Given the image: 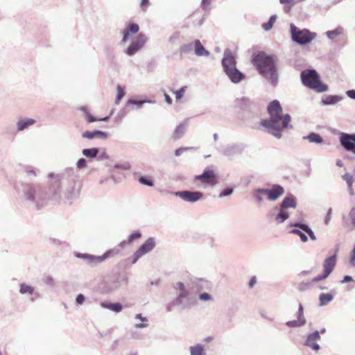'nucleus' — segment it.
I'll list each match as a JSON object with an SVG mask.
<instances>
[{
  "label": "nucleus",
  "mask_w": 355,
  "mask_h": 355,
  "mask_svg": "<svg viewBox=\"0 0 355 355\" xmlns=\"http://www.w3.org/2000/svg\"><path fill=\"white\" fill-rule=\"evenodd\" d=\"M126 281V278L118 277L116 279L107 282L105 284L103 291L105 293H111L121 286V281Z\"/></svg>",
  "instance_id": "obj_21"
},
{
  "label": "nucleus",
  "mask_w": 355,
  "mask_h": 355,
  "mask_svg": "<svg viewBox=\"0 0 355 355\" xmlns=\"http://www.w3.org/2000/svg\"><path fill=\"white\" fill-rule=\"evenodd\" d=\"M175 289L179 291L177 297H175V302L182 304V309L189 308L191 306L189 301V293L186 288L185 285L182 282H177L174 286Z\"/></svg>",
  "instance_id": "obj_11"
},
{
  "label": "nucleus",
  "mask_w": 355,
  "mask_h": 355,
  "mask_svg": "<svg viewBox=\"0 0 355 355\" xmlns=\"http://www.w3.org/2000/svg\"><path fill=\"white\" fill-rule=\"evenodd\" d=\"M152 102H153L152 101L148 100V99L135 100V99L130 98L127 101L126 105L128 106V105H135L137 107H140L144 103H150Z\"/></svg>",
  "instance_id": "obj_39"
},
{
  "label": "nucleus",
  "mask_w": 355,
  "mask_h": 355,
  "mask_svg": "<svg viewBox=\"0 0 355 355\" xmlns=\"http://www.w3.org/2000/svg\"><path fill=\"white\" fill-rule=\"evenodd\" d=\"M175 196L180 197L185 202H196L203 198V193L200 191H181L175 192Z\"/></svg>",
  "instance_id": "obj_14"
},
{
  "label": "nucleus",
  "mask_w": 355,
  "mask_h": 355,
  "mask_svg": "<svg viewBox=\"0 0 355 355\" xmlns=\"http://www.w3.org/2000/svg\"><path fill=\"white\" fill-rule=\"evenodd\" d=\"M268 119H262L260 125L268 133L280 139L282 132L288 125V114H283L282 107L277 100H273L267 106Z\"/></svg>",
  "instance_id": "obj_2"
},
{
  "label": "nucleus",
  "mask_w": 355,
  "mask_h": 355,
  "mask_svg": "<svg viewBox=\"0 0 355 355\" xmlns=\"http://www.w3.org/2000/svg\"><path fill=\"white\" fill-rule=\"evenodd\" d=\"M261 189L259 188V189H254L252 192L253 197L256 199V200L259 203L262 202V201L263 200V198L262 197V196H263V194L261 193Z\"/></svg>",
  "instance_id": "obj_45"
},
{
  "label": "nucleus",
  "mask_w": 355,
  "mask_h": 355,
  "mask_svg": "<svg viewBox=\"0 0 355 355\" xmlns=\"http://www.w3.org/2000/svg\"><path fill=\"white\" fill-rule=\"evenodd\" d=\"M25 173L28 175H33V176H36L37 175V173H36V171H35V168H33L31 166H27L26 168V169H25Z\"/></svg>",
  "instance_id": "obj_55"
},
{
  "label": "nucleus",
  "mask_w": 355,
  "mask_h": 355,
  "mask_svg": "<svg viewBox=\"0 0 355 355\" xmlns=\"http://www.w3.org/2000/svg\"><path fill=\"white\" fill-rule=\"evenodd\" d=\"M100 149L98 148H84L82 150L83 155L89 159L97 158Z\"/></svg>",
  "instance_id": "obj_32"
},
{
  "label": "nucleus",
  "mask_w": 355,
  "mask_h": 355,
  "mask_svg": "<svg viewBox=\"0 0 355 355\" xmlns=\"http://www.w3.org/2000/svg\"><path fill=\"white\" fill-rule=\"evenodd\" d=\"M336 254L327 258L323 263V272L315 277L313 282H317L325 279L334 270L336 264Z\"/></svg>",
  "instance_id": "obj_10"
},
{
  "label": "nucleus",
  "mask_w": 355,
  "mask_h": 355,
  "mask_svg": "<svg viewBox=\"0 0 355 355\" xmlns=\"http://www.w3.org/2000/svg\"><path fill=\"white\" fill-rule=\"evenodd\" d=\"M36 123V121L31 118H21L19 119L17 123L16 128L18 132H22L29 128V127L33 125Z\"/></svg>",
  "instance_id": "obj_23"
},
{
  "label": "nucleus",
  "mask_w": 355,
  "mask_h": 355,
  "mask_svg": "<svg viewBox=\"0 0 355 355\" xmlns=\"http://www.w3.org/2000/svg\"><path fill=\"white\" fill-rule=\"evenodd\" d=\"M252 62L259 73L272 85L277 83V73L272 58L265 52L260 51L252 56Z\"/></svg>",
  "instance_id": "obj_4"
},
{
  "label": "nucleus",
  "mask_w": 355,
  "mask_h": 355,
  "mask_svg": "<svg viewBox=\"0 0 355 355\" xmlns=\"http://www.w3.org/2000/svg\"><path fill=\"white\" fill-rule=\"evenodd\" d=\"M87 161L85 158H80L76 162V168L78 169H83L87 166Z\"/></svg>",
  "instance_id": "obj_50"
},
{
  "label": "nucleus",
  "mask_w": 355,
  "mask_h": 355,
  "mask_svg": "<svg viewBox=\"0 0 355 355\" xmlns=\"http://www.w3.org/2000/svg\"><path fill=\"white\" fill-rule=\"evenodd\" d=\"M309 142L321 143L322 141V137L317 133H311L306 137Z\"/></svg>",
  "instance_id": "obj_43"
},
{
  "label": "nucleus",
  "mask_w": 355,
  "mask_h": 355,
  "mask_svg": "<svg viewBox=\"0 0 355 355\" xmlns=\"http://www.w3.org/2000/svg\"><path fill=\"white\" fill-rule=\"evenodd\" d=\"M85 297L83 294H78L76 298V302L77 304H83L85 302Z\"/></svg>",
  "instance_id": "obj_59"
},
{
  "label": "nucleus",
  "mask_w": 355,
  "mask_h": 355,
  "mask_svg": "<svg viewBox=\"0 0 355 355\" xmlns=\"http://www.w3.org/2000/svg\"><path fill=\"white\" fill-rule=\"evenodd\" d=\"M320 339V336L319 335L318 331H315L314 333L310 334L306 340V345L311 347L315 351H318L320 349V346L318 344H317V341Z\"/></svg>",
  "instance_id": "obj_25"
},
{
  "label": "nucleus",
  "mask_w": 355,
  "mask_h": 355,
  "mask_svg": "<svg viewBox=\"0 0 355 355\" xmlns=\"http://www.w3.org/2000/svg\"><path fill=\"white\" fill-rule=\"evenodd\" d=\"M112 250H109L105 252L101 256H95L89 254H84L80 252L76 253V257L82 259L86 261V263L91 265H96V263H101L107 259L114 257Z\"/></svg>",
  "instance_id": "obj_9"
},
{
  "label": "nucleus",
  "mask_w": 355,
  "mask_h": 355,
  "mask_svg": "<svg viewBox=\"0 0 355 355\" xmlns=\"http://www.w3.org/2000/svg\"><path fill=\"white\" fill-rule=\"evenodd\" d=\"M80 110L83 112L86 120L89 123H92V122L97 121H107L109 119V116H105L101 119H98L96 116H92V114H89V112H88L87 108L86 107H81Z\"/></svg>",
  "instance_id": "obj_31"
},
{
  "label": "nucleus",
  "mask_w": 355,
  "mask_h": 355,
  "mask_svg": "<svg viewBox=\"0 0 355 355\" xmlns=\"http://www.w3.org/2000/svg\"><path fill=\"white\" fill-rule=\"evenodd\" d=\"M234 191L233 188L232 187H227L224 189L220 193L218 197L220 198L230 196Z\"/></svg>",
  "instance_id": "obj_48"
},
{
  "label": "nucleus",
  "mask_w": 355,
  "mask_h": 355,
  "mask_svg": "<svg viewBox=\"0 0 355 355\" xmlns=\"http://www.w3.org/2000/svg\"><path fill=\"white\" fill-rule=\"evenodd\" d=\"M34 288L31 286H29L25 283H22L20 284V288H19V293L21 294H23V295H25V294H28V295H33V293H34Z\"/></svg>",
  "instance_id": "obj_35"
},
{
  "label": "nucleus",
  "mask_w": 355,
  "mask_h": 355,
  "mask_svg": "<svg viewBox=\"0 0 355 355\" xmlns=\"http://www.w3.org/2000/svg\"><path fill=\"white\" fill-rule=\"evenodd\" d=\"M125 96V92L123 89L120 86H117V95L115 99V103L119 104L121 101V100Z\"/></svg>",
  "instance_id": "obj_46"
},
{
  "label": "nucleus",
  "mask_w": 355,
  "mask_h": 355,
  "mask_svg": "<svg viewBox=\"0 0 355 355\" xmlns=\"http://www.w3.org/2000/svg\"><path fill=\"white\" fill-rule=\"evenodd\" d=\"M190 355H207L205 345L198 343L189 347Z\"/></svg>",
  "instance_id": "obj_30"
},
{
  "label": "nucleus",
  "mask_w": 355,
  "mask_h": 355,
  "mask_svg": "<svg viewBox=\"0 0 355 355\" xmlns=\"http://www.w3.org/2000/svg\"><path fill=\"white\" fill-rule=\"evenodd\" d=\"M44 282L50 286H54L55 284L54 279L51 275H47L45 277L44 279Z\"/></svg>",
  "instance_id": "obj_53"
},
{
  "label": "nucleus",
  "mask_w": 355,
  "mask_h": 355,
  "mask_svg": "<svg viewBox=\"0 0 355 355\" xmlns=\"http://www.w3.org/2000/svg\"><path fill=\"white\" fill-rule=\"evenodd\" d=\"M193 148H192V147H182V148H179L175 150V155L178 157V156L181 155L182 153H183L184 152H185L187 150H191Z\"/></svg>",
  "instance_id": "obj_52"
},
{
  "label": "nucleus",
  "mask_w": 355,
  "mask_h": 355,
  "mask_svg": "<svg viewBox=\"0 0 355 355\" xmlns=\"http://www.w3.org/2000/svg\"><path fill=\"white\" fill-rule=\"evenodd\" d=\"M130 335L132 338L135 340H139L141 338L140 334L136 331H131Z\"/></svg>",
  "instance_id": "obj_62"
},
{
  "label": "nucleus",
  "mask_w": 355,
  "mask_h": 355,
  "mask_svg": "<svg viewBox=\"0 0 355 355\" xmlns=\"http://www.w3.org/2000/svg\"><path fill=\"white\" fill-rule=\"evenodd\" d=\"M297 319L290 321V327H297L304 325L306 323V320L304 317V311L302 304H299L298 311L297 313Z\"/></svg>",
  "instance_id": "obj_26"
},
{
  "label": "nucleus",
  "mask_w": 355,
  "mask_h": 355,
  "mask_svg": "<svg viewBox=\"0 0 355 355\" xmlns=\"http://www.w3.org/2000/svg\"><path fill=\"white\" fill-rule=\"evenodd\" d=\"M139 31V26L136 23L129 24L123 31V37L121 43H125L129 40L130 34H136Z\"/></svg>",
  "instance_id": "obj_22"
},
{
  "label": "nucleus",
  "mask_w": 355,
  "mask_h": 355,
  "mask_svg": "<svg viewBox=\"0 0 355 355\" xmlns=\"http://www.w3.org/2000/svg\"><path fill=\"white\" fill-rule=\"evenodd\" d=\"M192 47H193L192 44H184L181 48V52L184 53H188L192 49Z\"/></svg>",
  "instance_id": "obj_56"
},
{
  "label": "nucleus",
  "mask_w": 355,
  "mask_h": 355,
  "mask_svg": "<svg viewBox=\"0 0 355 355\" xmlns=\"http://www.w3.org/2000/svg\"><path fill=\"white\" fill-rule=\"evenodd\" d=\"M334 299L331 293H321L319 296L320 305L324 306L329 303Z\"/></svg>",
  "instance_id": "obj_34"
},
{
  "label": "nucleus",
  "mask_w": 355,
  "mask_h": 355,
  "mask_svg": "<svg viewBox=\"0 0 355 355\" xmlns=\"http://www.w3.org/2000/svg\"><path fill=\"white\" fill-rule=\"evenodd\" d=\"M341 145L347 150L355 154V135L342 133L340 137Z\"/></svg>",
  "instance_id": "obj_17"
},
{
  "label": "nucleus",
  "mask_w": 355,
  "mask_h": 355,
  "mask_svg": "<svg viewBox=\"0 0 355 355\" xmlns=\"http://www.w3.org/2000/svg\"><path fill=\"white\" fill-rule=\"evenodd\" d=\"M290 233L299 236L302 242H306L307 241L306 236L299 230L293 229L291 231H290Z\"/></svg>",
  "instance_id": "obj_47"
},
{
  "label": "nucleus",
  "mask_w": 355,
  "mask_h": 355,
  "mask_svg": "<svg viewBox=\"0 0 355 355\" xmlns=\"http://www.w3.org/2000/svg\"><path fill=\"white\" fill-rule=\"evenodd\" d=\"M235 54L230 49H225L221 60L224 73L234 84H239L245 78V75L236 67Z\"/></svg>",
  "instance_id": "obj_5"
},
{
  "label": "nucleus",
  "mask_w": 355,
  "mask_h": 355,
  "mask_svg": "<svg viewBox=\"0 0 355 355\" xmlns=\"http://www.w3.org/2000/svg\"><path fill=\"white\" fill-rule=\"evenodd\" d=\"M148 40L147 36L144 33H139L132 40L129 46L124 50V53L128 56H132L139 51L146 44Z\"/></svg>",
  "instance_id": "obj_8"
},
{
  "label": "nucleus",
  "mask_w": 355,
  "mask_h": 355,
  "mask_svg": "<svg viewBox=\"0 0 355 355\" xmlns=\"http://www.w3.org/2000/svg\"><path fill=\"white\" fill-rule=\"evenodd\" d=\"M186 130V125L184 124H180L178 125L173 133V138L178 139L182 137Z\"/></svg>",
  "instance_id": "obj_36"
},
{
  "label": "nucleus",
  "mask_w": 355,
  "mask_h": 355,
  "mask_svg": "<svg viewBox=\"0 0 355 355\" xmlns=\"http://www.w3.org/2000/svg\"><path fill=\"white\" fill-rule=\"evenodd\" d=\"M141 254H139V253L138 252H135L133 255L131 257V263L132 264H135L137 263V261L139 260V258H141Z\"/></svg>",
  "instance_id": "obj_58"
},
{
  "label": "nucleus",
  "mask_w": 355,
  "mask_h": 355,
  "mask_svg": "<svg viewBox=\"0 0 355 355\" xmlns=\"http://www.w3.org/2000/svg\"><path fill=\"white\" fill-rule=\"evenodd\" d=\"M279 209V207H275L274 208H272L271 210L269 211V212L267 214V217L268 218H271L273 216L276 215L277 211Z\"/></svg>",
  "instance_id": "obj_60"
},
{
  "label": "nucleus",
  "mask_w": 355,
  "mask_h": 355,
  "mask_svg": "<svg viewBox=\"0 0 355 355\" xmlns=\"http://www.w3.org/2000/svg\"><path fill=\"white\" fill-rule=\"evenodd\" d=\"M96 159L99 161L105 160L109 159V156L105 150H103L101 153L99 152Z\"/></svg>",
  "instance_id": "obj_54"
},
{
  "label": "nucleus",
  "mask_w": 355,
  "mask_h": 355,
  "mask_svg": "<svg viewBox=\"0 0 355 355\" xmlns=\"http://www.w3.org/2000/svg\"><path fill=\"white\" fill-rule=\"evenodd\" d=\"M245 148V145L242 143H236L225 146L221 153L224 156L232 157L242 153Z\"/></svg>",
  "instance_id": "obj_15"
},
{
  "label": "nucleus",
  "mask_w": 355,
  "mask_h": 355,
  "mask_svg": "<svg viewBox=\"0 0 355 355\" xmlns=\"http://www.w3.org/2000/svg\"><path fill=\"white\" fill-rule=\"evenodd\" d=\"M149 4V0H141L140 7L143 11H146L147 7Z\"/></svg>",
  "instance_id": "obj_61"
},
{
  "label": "nucleus",
  "mask_w": 355,
  "mask_h": 355,
  "mask_svg": "<svg viewBox=\"0 0 355 355\" xmlns=\"http://www.w3.org/2000/svg\"><path fill=\"white\" fill-rule=\"evenodd\" d=\"M236 103L239 108L245 111L252 110L257 107V103L247 97L236 99Z\"/></svg>",
  "instance_id": "obj_20"
},
{
  "label": "nucleus",
  "mask_w": 355,
  "mask_h": 355,
  "mask_svg": "<svg viewBox=\"0 0 355 355\" xmlns=\"http://www.w3.org/2000/svg\"><path fill=\"white\" fill-rule=\"evenodd\" d=\"M261 193L267 200L275 201L278 199L284 192V188L279 184H273L271 188H261Z\"/></svg>",
  "instance_id": "obj_12"
},
{
  "label": "nucleus",
  "mask_w": 355,
  "mask_h": 355,
  "mask_svg": "<svg viewBox=\"0 0 355 355\" xmlns=\"http://www.w3.org/2000/svg\"><path fill=\"white\" fill-rule=\"evenodd\" d=\"M141 237V233L139 231H135L128 237L127 240L122 241L119 244L111 249L113 252L114 256L120 254L121 250L128 244H130L134 241L139 239Z\"/></svg>",
  "instance_id": "obj_16"
},
{
  "label": "nucleus",
  "mask_w": 355,
  "mask_h": 355,
  "mask_svg": "<svg viewBox=\"0 0 355 355\" xmlns=\"http://www.w3.org/2000/svg\"><path fill=\"white\" fill-rule=\"evenodd\" d=\"M176 305H179V306H182V304H179L178 302H175V298L171 302H169L167 304H166V311L167 312H171L173 310L174 306H175Z\"/></svg>",
  "instance_id": "obj_49"
},
{
  "label": "nucleus",
  "mask_w": 355,
  "mask_h": 355,
  "mask_svg": "<svg viewBox=\"0 0 355 355\" xmlns=\"http://www.w3.org/2000/svg\"><path fill=\"white\" fill-rule=\"evenodd\" d=\"M20 197L37 209L44 207L50 200L47 191L40 184L33 182H22L15 185Z\"/></svg>",
  "instance_id": "obj_3"
},
{
  "label": "nucleus",
  "mask_w": 355,
  "mask_h": 355,
  "mask_svg": "<svg viewBox=\"0 0 355 355\" xmlns=\"http://www.w3.org/2000/svg\"><path fill=\"white\" fill-rule=\"evenodd\" d=\"M340 100L338 96H328L322 98V101L324 105L335 104Z\"/></svg>",
  "instance_id": "obj_38"
},
{
  "label": "nucleus",
  "mask_w": 355,
  "mask_h": 355,
  "mask_svg": "<svg viewBox=\"0 0 355 355\" xmlns=\"http://www.w3.org/2000/svg\"><path fill=\"white\" fill-rule=\"evenodd\" d=\"M303 84L317 92H323L327 90V85L322 83L318 74L315 70H304L301 73Z\"/></svg>",
  "instance_id": "obj_6"
},
{
  "label": "nucleus",
  "mask_w": 355,
  "mask_h": 355,
  "mask_svg": "<svg viewBox=\"0 0 355 355\" xmlns=\"http://www.w3.org/2000/svg\"><path fill=\"white\" fill-rule=\"evenodd\" d=\"M148 322H142L141 323H136L135 324V327L136 329H143V328H146L148 327Z\"/></svg>",
  "instance_id": "obj_63"
},
{
  "label": "nucleus",
  "mask_w": 355,
  "mask_h": 355,
  "mask_svg": "<svg viewBox=\"0 0 355 355\" xmlns=\"http://www.w3.org/2000/svg\"><path fill=\"white\" fill-rule=\"evenodd\" d=\"M199 299L202 301H208L211 299V297L209 293H203L200 294Z\"/></svg>",
  "instance_id": "obj_57"
},
{
  "label": "nucleus",
  "mask_w": 355,
  "mask_h": 355,
  "mask_svg": "<svg viewBox=\"0 0 355 355\" xmlns=\"http://www.w3.org/2000/svg\"><path fill=\"white\" fill-rule=\"evenodd\" d=\"M276 19H277L276 15H271L269 20L268 21V22L262 24V25H261L262 28L265 31H270L272 28V26H273Z\"/></svg>",
  "instance_id": "obj_41"
},
{
  "label": "nucleus",
  "mask_w": 355,
  "mask_h": 355,
  "mask_svg": "<svg viewBox=\"0 0 355 355\" xmlns=\"http://www.w3.org/2000/svg\"><path fill=\"white\" fill-rule=\"evenodd\" d=\"M139 182L146 186L153 187V181L150 177L148 176H141L139 178Z\"/></svg>",
  "instance_id": "obj_44"
},
{
  "label": "nucleus",
  "mask_w": 355,
  "mask_h": 355,
  "mask_svg": "<svg viewBox=\"0 0 355 355\" xmlns=\"http://www.w3.org/2000/svg\"><path fill=\"white\" fill-rule=\"evenodd\" d=\"M195 54L197 56H209L210 53L206 50L199 40L194 42Z\"/></svg>",
  "instance_id": "obj_29"
},
{
  "label": "nucleus",
  "mask_w": 355,
  "mask_h": 355,
  "mask_svg": "<svg viewBox=\"0 0 355 355\" xmlns=\"http://www.w3.org/2000/svg\"><path fill=\"white\" fill-rule=\"evenodd\" d=\"M211 166H208L203 171L200 175H195V180H200L204 184H214L217 182V175L214 171L211 169Z\"/></svg>",
  "instance_id": "obj_13"
},
{
  "label": "nucleus",
  "mask_w": 355,
  "mask_h": 355,
  "mask_svg": "<svg viewBox=\"0 0 355 355\" xmlns=\"http://www.w3.org/2000/svg\"><path fill=\"white\" fill-rule=\"evenodd\" d=\"M343 29L340 27H338L337 28H336L335 30L334 31H327L326 33V35L327 36L331 39V40H334L335 39L336 37H337L338 36L340 35L341 34H343Z\"/></svg>",
  "instance_id": "obj_40"
},
{
  "label": "nucleus",
  "mask_w": 355,
  "mask_h": 355,
  "mask_svg": "<svg viewBox=\"0 0 355 355\" xmlns=\"http://www.w3.org/2000/svg\"><path fill=\"white\" fill-rule=\"evenodd\" d=\"M186 89H187V87L184 86V87H182L180 89L175 92V98L177 101H178L182 98V96H184V94L185 93Z\"/></svg>",
  "instance_id": "obj_51"
},
{
  "label": "nucleus",
  "mask_w": 355,
  "mask_h": 355,
  "mask_svg": "<svg viewBox=\"0 0 355 355\" xmlns=\"http://www.w3.org/2000/svg\"><path fill=\"white\" fill-rule=\"evenodd\" d=\"M288 208V196H285L284 198L279 209L277 211L275 217V220L277 223H282L288 218V214L284 211L285 209Z\"/></svg>",
  "instance_id": "obj_18"
},
{
  "label": "nucleus",
  "mask_w": 355,
  "mask_h": 355,
  "mask_svg": "<svg viewBox=\"0 0 355 355\" xmlns=\"http://www.w3.org/2000/svg\"><path fill=\"white\" fill-rule=\"evenodd\" d=\"M342 178L345 181H346L347 187H348V189H349L350 193L353 194V189H352V184L354 182L353 176L351 174L347 173L345 175H343L342 176Z\"/></svg>",
  "instance_id": "obj_37"
},
{
  "label": "nucleus",
  "mask_w": 355,
  "mask_h": 355,
  "mask_svg": "<svg viewBox=\"0 0 355 355\" xmlns=\"http://www.w3.org/2000/svg\"><path fill=\"white\" fill-rule=\"evenodd\" d=\"M49 178L53 179L47 191L50 200L71 204L78 197V191H76L78 175L74 174L73 169H69L62 175L49 173Z\"/></svg>",
  "instance_id": "obj_1"
},
{
  "label": "nucleus",
  "mask_w": 355,
  "mask_h": 355,
  "mask_svg": "<svg viewBox=\"0 0 355 355\" xmlns=\"http://www.w3.org/2000/svg\"><path fill=\"white\" fill-rule=\"evenodd\" d=\"M121 169V170H128V167L125 165H119L116 164L114 166V168L110 171L111 173V179L114 181V182L119 183L121 182L122 178L124 177L123 173H117L116 170Z\"/></svg>",
  "instance_id": "obj_27"
},
{
  "label": "nucleus",
  "mask_w": 355,
  "mask_h": 355,
  "mask_svg": "<svg viewBox=\"0 0 355 355\" xmlns=\"http://www.w3.org/2000/svg\"><path fill=\"white\" fill-rule=\"evenodd\" d=\"M193 287L196 288V291L200 292L202 290L208 288L209 286V283L208 281L202 279H196L193 282Z\"/></svg>",
  "instance_id": "obj_33"
},
{
  "label": "nucleus",
  "mask_w": 355,
  "mask_h": 355,
  "mask_svg": "<svg viewBox=\"0 0 355 355\" xmlns=\"http://www.w3.org/2000/svg\"><path fill=\"white\" fill-rule=\"evenodd\" d=\"M292 40L296 43L304 45L310 43L313 40L316 34L307 29H300L293 24L290 25Z\"/></svg>",
  "instance_id": "obj_7"
},
{
  "label": "nucleus",
  "mask_w": 355,
  "mask_h": 355,
  "mask_svg": "<svg viewBox=\"0 0 355 355\" xmlns=\"http://www.w3.org/2000/svg\"><path fill=\"white\" fill-rule=\"evenodd\" d=\"M101 306L103 309H109L114 313H119L123 309V305L120 302H101Z\"/></svg>",
  "instance_id": "obj_28"
},
{
  "label": "nucleus",
  "mask_w": 355,
  "mask_h": 355,
  "mask_svg": "<svg viewBox=\"0 0 355 355\" xmlns=\"http://www.w3.org/2000/svg\"><path fill=\"white\" fill-rule=\"evenodd\" d=\"M155 239L153 237H149L136 251L141 257L151 252L155 247Z\"/></svg>",
  "instance_id": "obj_19"
},
{
  "label": "nucleus",
  "mask_w": 355,
  "mask_h": 355,
  "mask_svg": "<svg viewBox=\"0 0 355 355\" xmlns=\"http://www.w3.org/2000/svg\"><path fill=\"white\" fill-rule=\"evenodd\" d=\"M350 263L353 266H355V245L351 253Z\"/></svg>",
  "instance_id": "obj_64"
},
{
  "label": "nucleus",
  "mask_w": 355,
  "mask_h": 355,
  "mask_svg": "<svg viewBox=\"0 0 355 355\" xmlns=\"http://www.w3.org/2000/svg\"><path fill=\"white\" fill-rule=\"evenodd\" d=\"M293 226L300 227L303 231H304L305 232H306L309 234V236H310L311 240L315 241L316 239V238L314 235V233L307 225H304V224H302V225L295 224V225H293Z\"/></svg>",
  "instance_id": "obj_42"
},
{
  "label": "nucleus",
  "mask_w": 355,
  "mask_h": 355,
  "mask_svg": "<svg viewBox=\"0 0 355 355\" xmlns=\"http://www.w3.org/2000/svg\"><path fill=\"white\" fill-rule=\"evenodd\" d=\"M109 134L106 132L95 130L94 131H85L83 133L82 137L88 139H93L94 138H99L105 139L108 137Z\"/></svg>",
  "instance_id": "obj_24"
}]
</instances>
